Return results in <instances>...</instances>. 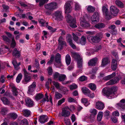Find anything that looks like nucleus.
Here are the masks:
<instances>
[{"instance_id": "1", "label": "nucleus", "mask_w": 125, "mask_h": 125, "mask_svg": "<svg viewBox=\"0 0 125 125\" xmlns=\"http://www.w3.org/2000/svg\"><path fill=\"white\" fill-rule=\"evenodd\" d=\"M70 3V1L67 2L66 3L64 6L65 13L67 14L66 18L67 22L69 23V25L71 27L75 28L77 27L76 25V19L73 18L70 15L67 14L68 13H70L72 10V8Z\"/></svg>"}, {"instance_id": "2", "label": "nucleus", "mask_w": 125, "mask_h": 125, "mask_svg": "<svg viewBox=\"0 0 125 125\" xmlns=\"http://www.w3.org/2000/svg\"><path fill=\"white\" fill-rule=\"evenodd\" d=\"M117 87L115 86L108 89L105 88L103 89L102 92L104 95H106L109 99H111L115 97V92L117 91Z\"/></svg>"}, {"instance_id": "3", "label": "nucleus", "mask_w": 125, "mask_h": 125, "mask_svg": "<svg viewBox=\"0 0 125 125\" xmlns=\"http://www.w3.org/2000/svg\"><path fill=\"white\" fill-rule=\"evenodd\" d=\"M72 57H73L77 61V67L79 69H82L83 67V60L79 55L76 52H71Z\"/></svg>"}, {"instance_id": "4", "label": "nucleus", "mask_w": 125, "mask_h": 125, "mask_svg": "<svg viewBox=\"0 0 125 125\" xmlns=\"http://www.w3.org/2000/svg\"><path fill=\"white\" fill-rule=\"evenodd\" d=\"M101 34V33H98L94 36H91L90 35H88L87 37V39L90 42L98 43L100 40L99 35Z\"/></svg>"}, {"instance_id": "5", "label": "nucleus", "mask_w": 125, "mask_h": 125, "mask_svg": "<svg viewBox=\"0 0 125 125\" xmlns=\"http://www.w3.org/2000/svg\"><path fill=\"white\" fill-rule=\"evenodd\" d=\"M24 75V79L22 82L24 84H27L31 81V76L29 75V73L27 72L25 68L23 69Z\"/></svg>"}, {"instance_id": "6", "label": "nucleus", "mask_w": 125, "mask_h": 125, "mask_svg": "<svg viewBox=\"0 0 125 125\" xmlns=\"http://www.w3.org/2000/svg\"><path fill=\"white\" fill-rule=\"evenodd\" d=\"M45 7L47 10L53 11L57 8V6L56 2H52L45 5Z\"/></svg>"}, {"instance_id": "7", "label": "nucleus", "mask_w": 125, "mask_h": 125, "mask_svg": "<svg viewBox=\"0 0 125 125\" xmlns=\"http://www.w3.org/2000/svg\"><path fill=\"white\" fill-rule=\"evenodd\" d=\"M53 15L55 18V19L58 21H61L63 19L62 13L61 11L57 10L55 11Z\"/></svg>"}, {"instance_id": "8", "label": "nucleus", "mask_w": 125, "mask_h": 125, "mask_svg": "<svg viewBox=\"0 0 125 125\" xmlns=\"http://www.w3.org/2000/svg\"><path fill=\"white\" fill-rule=\"evenodd\" d=\"M80 19L81 26L85 28L89 27L90 24L86 21L85 18L84 17H81L80 18Z\"/></svg>"}, {"instance_id": "9", "label": "nucleus", "mask_w": 125, "mask_h": 125, "mask_svg": "<svg viewBox=\"0 0 125 125\" xmlns=\"http://www.w3.org/2000/svg\"><path fill=\"white\" fill-rule=\"evenodd\" d=\"M110 9L111 14L114 16L116 15L119 12V10L117 8L114 6H111Z\"/></svg>"}, {"instance_id": "10", "label": "nucleus", "mask_w": 125, "mask_h": 125, "mask_svg": "<svg viewBox=\"0 0 125 125\" xmlns=\"http://www.w3.org/2000/svg\"><path fill=\"white\" fill-rule=\"evenodd\" d=\"M91 20L93 22L96 23L99 20V15L98 12H95L91 17Z\"/></svg>"}, {"instance_id": "11", "label": "nucleus", "mask_w": 125, "mask_h": 125, "mask_svg": "<svg viewBox=\"0 0 125 125\" xmlns=\"http://www.w3.org/2000/svg\"><path fill=\"white\" fill-rule=\"evenodd\" d=\"M119 80V78L116 77L106 83V84L107 85L114 84L118 83Z\"/></svg>"}, {"instance_id": "12", "label": "nucleus", "mask_w": 125, "mask_h": 125, "mask_svg": "<svg viewBox=\"0 0 125 125\" xmlns=\"http://www.w3.org/2000/svg\"><path fill=\"white\" fill-rule=\"evenodd\" d=\"M55 61L59 65V66H56L57 67L61 66L62 65L61 61V56L60 54L57 53L55 56Z\"/></svg>"}, {"instance_id": "13", "label": "nucleus", "mask_w": 125, "mask_h": 125, "mask_svg": "<svg viewBox=\"0 0 125 125\" xmlns=\"http://www.w3.org/2000/svg\"><path fill=\"white\" fill-rule=\"evenodd\" d=\"M48 117L46 115H43L39 117V121L42 124H43L48 121Z\"/></svg>"}, {"instance_id": "14", "label": "nucleus", "mask_w": 125, "mask_h": 125, "mask_svg": "<svg viewBox=\"0 0 125 125\" xmlns=\"http://www.w3.org/2000/svg\"><path fill=\"white\" fill-rule=\"evenodd\" d=\"M104 107V104L101 102L98 101L96 103L95 107L98 110H102L103 109Z\"/></svg>"}, {"instance_id": "15", "label": "nucleus", "mask_w": 125, "mask_h": 125, "mask_svg": "<svg viewBox=\"0 0 125 125\" xmlns=\"http://www.w3.org/2000/svg\"><path fill=\"white\" fill-rule=\"evenodd\" d=\"M25 101L26 104V105L29 107H31L33 105V102L29 97L26 98Z\"/></svg>"}, {"instance_id": "16", "label": "nucleus", "mask_w": 125, "mask_h": 125, "mask_svg": "<svg viewBox=\"0 0 125 125\" xmlns=\"http://www.w3.org/2000/svg\"><path fill=\"white\" fill-rule=\"evenodd\" d=\"M98 61V59L96 57L90 60L88 62L89 66H93L95 65Z\"/></svg>"}, {"instance_id": "17", "label": "nucleus", "mask_w": 125, "mask_h": 125, "mask_svg": "<svg viewBox=\"0 0 125 125\" xmlns=\"http://www.w3.org/2000/svg\"><path fill=\"white\" fill-rule=\"evenodd\" d=\"M1 100L3 104L5 105H7L10 106L12 105V104L10 103L7 99L5 97H2Z\"/></svg>"}, {"instance_id": "18", "label": "nucleus", "mask_w": 125, "mask_h": 125, "mask_svg": "<svg viewBox=\"0 0 125 125\" xmlns=\"http://www.w3.org/2000/svg\"><path fill=\"white\" fill-rule=\"evenodd\" d=\"M12 55L17 58H19L20 56V52L16 48H15L13 51Z\"/></svg>"}, {"instance_id": "19", "label": "nucleus", "mask_w": 125, "mask_h": 125, "mask_svg": "<svg viewBox=\"0 0 125 125\" xmlns=\"http://www.w3.org/2000/svg\"><path fill=\"white\" fill-rule=\"evenodd\" d=\"M70 112L68 110H66L65 109H62L61 115L63 117H68L70 115Z\"/></svg>"}, {"instance_id": "20", "label": "nucleus", "mask_w": 125, "mask_h": 125, "mask_svg": "<svg viewBox=\"0 0 125 125\" xmlns=\"http://www.w3.org/2000/svg\"><path fill=\"white\" fill-rule=\"evenodd\" d=\"M12 64L14 66V68L15 70H18L20 68L19 66L21 64V63L19 62L18 63L15 60H13L12 62Z\"/></svg>"}, {"instance_id": "21", "label": "nucleus", "mask_w": 125, "mask_h": 125, "mask_svg": "<svg viewBox=\"0 0 125 125\" xmlns=\"http://www.w3.org/2000/svg\"><path fill=\"white\" fill-rule=\"evenodd\" d=\"M109 61L108 58L104 57L102 60L101 65L104 66L109 63Z\"/></svg>"}, {"instance_id": "22", "label": "nucleus", "mask_w": 125, "mask_h": 125, "mask_svg": "<svg viewBox=\"0 0 125 125\" xmlns=\"http://www.w3.org/2000/svg\"><path fill=\"white\" fill-rule=\"evenodd\" d=\"M82 90L83 94L86 96L89 94L90 92L89 89L85 87H83L82 89Z\"/></svg>"}, {"instance_id": "23", "label": "nucleus", "mask_w": 125, "mask_h": 125, "mask_svg": "<svg viewBox=\"0 0 125 125\" xmlns=\"http://www.w3.org/2000/svg\"><path fill=\"white\" fill-rule=\"evenodd\" d=\"M116 75V73H113L109 75H107L104 77L103 79L104 80L107 81L110 79H111L113 78Z\"/></svg>"}, {"instance_id": "24", "label": "nucleus", "mask_w": 125, "mask_h": 125, "mask_svg": "<svg viewBox=\"0 0 125 125\" xmlns=\"http://www.w3.org/2000/svg\"><path fill=\"white\" fill-rule=\"evenodd\" d=\"M44 95L42 93H39L37 94L35 96V98L37 101L41 99L43 97Z\"/></svg>"}, {"instance_id": "25", "label": "nucleus", "mask_w": 125, "mask_h": 125, "mask_svg": "<svg viewBox=\"0 0 125 125\" xmlns=\"http://www.w3.org/2000/svg\"><path fill=\"white\" fill-rule=\"evenodd\" d=\"M86 38L84 36L81 37V40L79 41L78 44H80L82 45H84L86 43Z\"/></svg>"}, {"instance_id": "26", "label": "nucleus", "mask_w": 125, "mask_h": 125, "mask_svg": "<svg viewBox=\"0 0 125 125\" xmlns=\"http://www.w3.org/2000/svg\"><path fill=\"white\" fill-rule=\"evenodd\" d=\"M115 4L119 7L123 8L124 7V5L122 2L119 0H116L115 1Z\"/></svg>"}, {"instance_id": "27", "label": "nucleus", "mask_w": 125, "mask_h": 125, "mask_svg": "<svg viewBox=\"0 0 125 125\" xmlns=\"http://www.w3.org/2000/svg\"><path fill=\"white\" fill-rule=\"evenodd\" d=\"M105 26V24L103 23H100L96 24L94 25V27L97 29H101L104 28Z\"/></svg>"}, {"instance_id": "28", "label": "nucleus", "mask_w": 125, "mask_h": 125, "mask_svg": "<svg viewBox=\"0 0 125 125\" xmlns=\"http://www.w3.org/2000/svg\"><path fill=\"white\" fill-rule=\"evenodd\" d=\"M65 61L66 64L69 65L71 62V58L69 54H67L65 57Z\"/></svg>"}, {"instance_id": "29", "label": "nucleus", "mask_w": 125, "mask_h": 125, "mask_svg": "<svg viewBox=\"0 0 125 125\" xmlns=\"http://www.w3.org/2000/svg\"><path fill=\"white\" fill-rule=\"evenodd\" d=\"M59 44L58 48L60 50H61L62 49L63 45L66 46V42L65 41L59 42Z\"/></svg>"}, {"instance_id": "30", "label": "nucleus", "mask_w": 125, "mask_h": 125, "mask_svg": "<svg viewBox=\"0 0 125 125\" xmlns=\"http://www.w3.org/2000/svg\"><path fill=\"white\" fill-rule=\"evenodd\" d=\"M81 100L82 103H84L86 106H87L90 104V103L88 102L87 99L86 98H82Z\"/></svg>"}, {"instance_id": "31", "label": "nucleus", "mask_w": 125, "mask_h": 125, "mask_svg": "<svg viewBox=\"0 0 125 125\" xmlns=\"http://www.w3.org/2000/svg\"><path fill=\"white\" fill-rule=\"evenodd\" d=\"M87 10L88 11L90 12H93L95 10V8L91 5L89 6L87 8Z\"/></svg>"}, {"instance_id": "32", "label": "nucleus", "mask_w": 125, "mask_h": 125, "mask_svg": "<svg viewBox=\"0 0 125 125\" xmlns=\"http://www.w3.org/2000/svg\"><path fill=\"white\" fill-rule=\"evenodd\" d=\"M24 115L27 117L29 116L30 115L31 112L30 110L27 109H25L23 111Z\"/></svg>"}, {"instance_id": "33", "label": "nucleus", "mask_w": 125, "mask_h": 125, "mask_svg": "<svg viewBox=\"0 0 125 125\" xmlns=\"http://www.w3.org/2000/svg\"><path fill=\"white\" fill-rule=\"evenodd\" d=\"M19 125H28V123L27 119H24L21 121Z\"/></svg>"}, {"instance_id": "34", "label": "nucleus", "mask_w": 125, "mask_h": 125, "mask_svg": "<svg viewBox=\"0 0 125 125\" xmlns=\"http://www.w3.org/2000/svg\"><path fill=\"white\" fill-rule=\"evenodd\" d=\"M103 116V113L101 112H99L97 115V119L98 121H100Z\"/></svg>"}, {"instance_id": "35", "label": "nucleus", "mask_w": 125, "mask_h": 125, "mask_svg": "<svg viewBox=\"0 0 125 125\" xmlns=\"http://www.w3.org/2000/svg\"><path fill=\"white\" fill-rule=\"evenodd\" d=\"M8 111L7 108L6 107H3L1 108V114L3 115H5Z\"/></svg>"}, {"instance_id": "36", "label": "nucleus", "mask_w": 125, "mask_h": 125, "mask_svg": "<svg viewBox=\"0 0 125 125\" xmlns=\"http://www.w3.org/2000/svg\"><path fill=\"white\" fill-rule=\"evenodd\" d=\"M54 96L55 98L56 99H59L62 97V95L57 92H55Z\"/></svg>"}, {"instance_id": "37", "label": "nucleus", "mask_w": 125, "mask_h": 125, "mask_svg": "<svg viewBox=\"0 0 125 125\" xmlns=\"http://www.w3.org/2000/svg\"><path fill=\"white\" fill-rule=\"evenodd\" d=\"M22 77V75L21 73L19 74L17 76L16 81L17 83H19L20 82Z\"/></svg>"}, {"instance_id": "38", "label": "nucleus", "mask_w": 125, "mask_h": 125, "mask_svg": "<svg viewBox=\"0 0 125 125\" xmlns=\"http://www.w3.org/2000/svg\"><path fill=\"white\" fill-rule=\"evenodd\" d=\"M67 42L69 43L72 42V36L69 34H68L66 37Z\"/></svg>"}, {"instance_id": "39", "label": "nucleus", "mask_w": 125, "mask_h": 125, "mask_svg": "<svg viewBox=\"0 0 125 125\" xmlns=\"http://www.w3.org/2000/svg\"><path fill=\"white\" fill-rule=\"evenodd\" d=\"M66 76L64 74H60L58 80L60 81H64L66 78Z\"/></svg>"}, {"instance_id": "40", "label": "nucleus", "mask_w": 125, "mask_h": 125, "mask_svg": "<svg viewBox=\"0 0 125 125\" xmlns=\"http://www.w3.org/2000/svg\"><path fill=\"white\" fill-rule=\"evenodd\" d=\"M52 83L56 88L58 89H60L61 86H60L59 83L55 81H53Z\"/></svg>"}, {"instance_id": "41", "label": "nucleus", "mask_w": 125, "mask_h": 125, "mask_svg": "<svg viewBox=\"0 0 125 125\" xmlns=\"http://www.w3.org/2000/svg\"><path fill=\"white\" fill-rule=\"evenodd\" d=\"M89 86L90 88L92 90H94L96 88V85L93 83H91L89 84Z\"/></svg>"}, {"instance_id": "42", "label": "nucleus", "mask_w": 125, "mask_h": 125, "mask_svg": "<svg viewBox=\"0 0 125 125\" xmlns=\"http://www.w3.org/2000/svg\"><path fill=\"white\" fill-rule=\"evenodd\" d=\"M72 35L73 36V38L74 40L76 43H78L79 41V38L78 36L74 33H73Z\"/></svg>"}, {"instance_id": "43", "label": "nucleus", "mask_w": 125, "mask_h": 125, "mask_svg": "<svg viewBox=\"0 0 125 125\" xmlns=\"http://www.w3.org/2000/svg\"><path fill=\"white\" fill-rule=\"evenodd\" d=\"M87 79V77L84 75L78 78V80L80 81H83L86 80Z\"/></svg>"}, {"instance_id": "44", "label": "nucleus", "mask_w": 125, "mask_h": 125, "mask_svg": "<svg viewBox=\"0 0 125 125\" xmlns=\"http://www.w3.org/2000/svg\"><path fill=\"white\" fill-rule=\"evenodd\" d=\"M2 37L3 40L6 42L9 43L10 42V40L6 36L3 35L2 36Z\"/></svg>"}, {"instance_id": "45", "label": "nucleus", "mask_w": 125, "mask_h": 125, "mask_svg": "<svg viewBox=\"0 0 125 125\" xmlns=\"http://www.w3.org/2000/svg\"><path fill=\"white\" fill-rule=\"evenodd\" d=\"M102 11L104 14H106L109 12L108 9L106 7L104 6L102 7Z\"/></svg>"}, {"instance_id": "46", "label": "nucleus", "mask_w": 125, "mask_h": 125, "mask_svg": "<svg viewBox=\"0 0 125 125\" xmlns=\"http://www.w3.org/2000/svg\"><path fill=\"white\" fill-rule=\"evenodd\" d=\"M60 89H61V90L63 91V93L64 94H66V92L68 91L66 88L62 86H61Z\"/></svg>"}, {"instance_id": "47", "label": "nucleus", "mask_w": 125, "mask_h": 125, "mask_svg": "<svg viewBox=\"0 0 125 125\" xmlns=\"http://www.w3.org/2000/svg\"><path fill=\"white\" fill-rule=\"evenodd\" d=\"M49 0H40L39 5L40 6L43 5L45 3L47 2Z\"/></svg>"}, {"instance_id": "48", "label": "nucleus", "mask_w": 125, "mask_h": 125, "mask_svg": "<svg viewBox=\"0 0 125 125\" xmlns=\"http://www.w3.org/2000/svg\"><path fill=\"white\" fill-rule=\"evenodd\" d=\"M54 58V55H52L50 58V60L47 63V64L48 65H50L52 63Z\"/></svg>"}, {"instance_id": "49", "label": "nucleus", "mask_w": 125, "mask_h": 125, "mask_svg": "<svg viewBox=\"0 0 125 125\" xmlns=\"http://www.w3.org/2000/svg\"><path fill=\"white\" fill-rule=\"evenodd\" d=\"M16 43L14 37L12 38V42L11 45V47L13 48L15 46Z\"/></svg>"}, {"instance_id": "50", "label": "nucleus", "mask_w": 125, "mask_h": 125, "mask_svg": "<svg viewBox=\"0 0 125 125\" xmlns=\"http://www.w3.org/2000/svg\"><path fill=\"white\" fill-rule=\"evenodd\" d=\"M90 112L94 115H96L97 113L96 110L94 109H91L90 110Z\"/></svg>"}, {"instance_id": "51", "label": "nucleus", "mask_w": 125, "mask_h": 125, "mask_svg": "<svg viewBox=\"0 0 125 125\" xmlns=\"http://www.w3.org/2000/svg\"><path fill=\"white\" fill-rule=\"evenodd\" d=\"M34 90V88H32V87L29 86L28 87V89L27 93L29 94H31V93L33 92Z\"/></svg>"}, {"instance_id": "52", "label": "nucleus", "mask_w": 125, "mask_h": 125, "mask_svg": "<svg viewBox=\"0 0 125 125\" xmlns=\"http://www.w3.org/2000/svg\"><path fill=\"white\" fill-rule=\"evenodd\" d=\"M60 74L59 73L56 72L53 75V77L55 79L58 78L59 79Z\"/></svg>"}, {"instance_id": "53", "label": "nucleus", "mask_w": 125, "mask_h": 125, "mask_svg": "<svg viewBox=\"0 0 125 125\" xmlns=\"http://www.w3.org/2000/svg\"><path fill=\"white\" fill-rule=\"evenodd\" d=\"M12 92L13 95L15 96H17L18 94V92L17 91V89L15 87L13 88Z\"/></svg>"}, {"instance_id": "54", "label": "nucleus", "mask_w": 125, "mask_h": 125, "mask_svg": "<svg viewBox=\"0 0 125 125\" xmlns=\"http://www.w3.org/2000/svg\"><path fill=\"white\" fill-rule=\"evenodd\" d=\"M38 21L39 23L42 25V26H43L44 24L46 22V21L42 19H39Z\"/></svg>"}, {"instance_id": "55", "label": "nucleus", "mask_w": 125, "mask_h": 125, "mask_svg": "<svg viewBox=\"0 0 125 125\" xmlns=\"http://www.w3.org/2000/svg\"><path fill=\"white\" fill-rule=\"evenodd\" d=\"M70 88L71 90L75 89L77 88V85L75 84H73L70 86Z\"/></svg>"}, {"instance_id": "56", "label": "nucleus", "mask_w": 125, "mask_h": 125, "mask_svg": "<svg viewBox=\"0 0 125 125\" xmlns=\"http://www.w3.org/2000/svg\"><path fill=\"white\" fill-rule=\"evenodd\" d=\"M68 102H75L76 101V100L72 97H70L68 98Z\"/></svg>"}, {"instance_id": "57", "label": "nucleus", "mask_w": 125, "mask_h": 125, "mask_svg": "<svg viewBox=\"0 0 125 125\" xmlns=\"http://www.w3.org/2000/svg\"><path fill=\"white\" fill-rule=\"evenodd\" d=\"M104 15L106 18L108 20L112 18V16L110 14V13H109V12H108L106 14H105Z\"/></svg>"}, {"instance_id": "58", "label": "nucleus", "mask_w": 125, "mask_h": 125, "mask_svg": "<svg viewBox=\"0 0 125 125\" xmlns=\"http://www.w3.org/2000/svg\"><path fill=\"white\" fill-rule=\"evenodd\" d=\"M10 115L11 118L14 119H15L17 117V115L14 113L10 114Z\"/></svg>"}, {"instance_id": "59", "label": "nucleus", "mask_w": 125, "mask_h": 125, "mask_svg": "<svg viewBox=\"0 0 125 125\" xmlns=\"http://www.w3.org/2000/svg\"><path fill=\"white\" fill-rule=\"evenodd\" d=\"M110 112L109 111H106L104 112V115L106 119H108L109 116Z\"/></svg>"}, {"instance_id": "60", "label": "nucleus", "mask_w": 125, "mask_h": 125, "mask_svg": "<svg viewBox=\"0 0 125 125\" xmlns=\"http://www.w3.org/2000/svg\"><path fill=\"white\" fill-rule=\"evenodd\" d=\"M65 99L64 98H63L61 100L59 101L57 103L58 105H61L62 103L65 102Z\"/></svg>"}, {"instance_id": "61", "label": "nucleus", "mask_w": 125, "mask_h": 125, "mask_svg": "<svg viewBox=\"0 0 125 125\" xmlns=\"http://www.w3.org/2000/svg\"><path fill=\"white\" fill-rule=\"evenodd\" d=\"M75 9L76 10H79L81 9V6L77 3H76L75 5Z\"/></svg>"}, {"instance_id": "62", "label": "nucleus", "mask_w": 125, "mask_h": 125, "mask_svg": "<svg viewBox=\"0 0 125 125\" xmlns=\"http://www.w3.org/2000/svg\"><path fill=\"white\" fill-rule=\"evenodd\" d=\"M41 44L40 43H37L36 45V50L37 51H38L41 48Z\"/></svg>"}, {"instance_id": "63", "label": "nucleus", "mask_w": 125, "mask_h": 125, "mask_svg": "<svg viewBox=\"0 0 125 125\" xmlns=\"http://www.w3.org/2000/svg\"><path fill=\"white\" fill-rule=\"evenodd\" d=\"M19 3L21 6H22L24 7L27 6V5L26 4V2H23L21 1H20L19 2Z\"/></svg>"}, {"instance_id": "64", "label": "nucleus", "mask_w": 125, "mask_h": 125, "mask_svg": "<svg viewBox=\"0 0 125 125\" xmlns=\"http://www.w3.org/2000/svg\"><path fill=\"white\" fill-rule=\"evenodd\" d=\"M117 53V52L115 51H113L112 52V54L116 59H118V58Z\"/></svg>"}]
</instances>
